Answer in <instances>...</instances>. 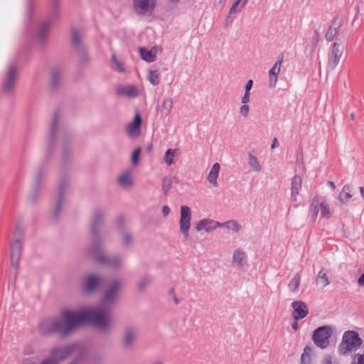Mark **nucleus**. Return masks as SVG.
Wrapping results in <instances>:
<instances>
[{"mask_svg": "<svg viewBox=\"0 0 364 364\" xmlns=\"http://www.w3.org/2000/svg\"><path fill=\"white\" fill-rule=\"evenodd\" d=\"M220 168V166L218 163L214 164L207 178L208 181L215 187L218 186L217 179L218 178Z\"/></svg>", "mask_w": 364, "mask_h": 364, "instance_id": "32", "label": "nucleus"}, {"mask_svg": "<svg viewBox=\"0 0 364 364\" xmlns=\"http://www.w3.org/2000/svg\"><path fill=\"white\" fill-rule=\"evenodd\" d=\"M147 79L151 85H158L160 82V74L157 70H149Z\"/></svg>", "mask_w": 364, "mask_h": 364, "instance_id": "42", "label": "nucleus"}, {"mask_svg": "<svg viewBox=\"0 0 364 364\" xmlns=\"http://www.w3.org/2000/svg\"><path fill=\"white\" fill-rule=\"evenodd\" d=\"M70 358H73V362L70 363L77 364L87 355V350L85 347L80 343L70 344Z\"/></svg>", "mask_w": 364, "mask_h": 364, "instance_id": "18", "label": "nucleus"}, {"mask_svg": "<svg viewBox=\"0 0 364 364\" xmlns=\"http://www.w3.org/2000/svg\"><path fill=\"white\" fill-rule=\"evenodd\" d=\"M172 179L169 177H164L162 179V192L164 196L168 194V192L172 187Z\"/></svg>", "mask_w": 364, "mask_h": 364, "instance_id": "46", "label": "nucleus"}, {"mask_svg": "<svg viewBox=\"0 0 364 364\" xmlns=\"http://www.w3.org/2000/svg\"><path fill=\"white\" fill-rule=\"evenodd\" d=\"M341 26V21H337L336 19L333 21L331 26L328 28L326 33V39L327 41H332L335 36L337 35L338 30Z\"/></svg>", "mask_w": 364, "mask_h": 364, "instance_id": "30", "label": "nucleus"}, {"mask_svg": "<svg viewBox=\"0 0 364 364\" xmlns=\"http://www.w3.org/2000/svg\"><path fill=\"white\" fill-rule=\"evenodd\" d=\"M79 55L80 60L82 63H87L89 60V58L87 53V49L85 48L84 53H77Z\"/></svg>", "mask_w": 364, "mask_h": 364, "instance_id": "51", "label": "nucleus"}, {"mask_svg": "<svg viewBox=\"0 0 364 364\" xmlns=\"http://www.w3.org/2000/svg\"><path fill=\"white\" fill-rule=\"evenodd\" d=\"M105 216L106 213L104 210H97L95 212L90 225V230L93 235H97L100 228L104 222Z\"/></svg>", "mask_w": 364, "mask_h": 364, "instance_id": "20", "label": "nucleus"}, {"mask_svg": "<svg viewBox=\"0 0 364 364\" xmlns=\"http://www.w3.org/2000/svg\"><path fill=\"white\" fill-rule=\"evenodd\" d=\"M345 46L341 42H334L331 48L327 66L331 70H335L338 65L343 55Z\"/></svg>", "mask_w": 364, "mask_h": 364, "instance_id": "8", "label": "nucleus"}, {"mask_svg": "<svg viewBox=\"0 0 364 364\" xmlns=\"http://www.w3.org/2000/svg\"><path fill=\"white\" fill-rule=\"evenodd\" d=\"M220 228H225L233 231L234 232H238L242 230V226L236 220H231L223 223H220Z\"/></svg>", "mask_w": 364, "mask_h": 364, "instance_id": "37", "label": "nucleus"}, {"mask_svg": "<svg viewBox=\"0 0 364 364\" xmlns=\"http://www.w3.org/2000/svg\"><path fill=\"white\" fill-rule=\"evenodd\" d=\"M333 330L331 326H323L316 328L312 336L314 344L321 349L326 348L329 346V338L333 335Z\"/></svg>", "mask_w": 364, "mask_h": 364, "instance_id": "7", "label": "nucleus"}, {"mask_svg": "<svg viewBox=\"0 0 364 364\" xmlns=\"http://www.w3.org/2000/svg\"><path fill=\"white\" fill-rule=\"evenodd\" d=\"M112 61L114 65V69L117 70L119 73H125L126 69L124 65V63L121 61H119L115 55H112Z\"/></svg>", "mask_w": 364, "mask_h": 364, "instance_id": "44", "label": "nucleus"}, {"mask_svg": "<svg viewBox=\"0 0 364 364\" xmlns=\"http://www.w3.org/2000/svg\"><path fill=\"white\" fill-rule=\"evenodd\" d=\"M154 0H133V8L139 15L151 13L155 7Z\"/></svg>", "mask_w": 364, "mask_h": 364, "instance_id": "15", "label": "nucleus"}, {"mask_svg": "<svg viewBox=\"0 0 364 364\" xmlns=\"http://www.w3.org/2000/svg\"><path fill=\"white\" fill-rule=\"evenodd\" d=\"M294 309L292 316L294 320L298 321L305 318L309 314L306 304L303 301H294L291 303Z\"/></svg>", "mask_w": 364, "mask_h": 364, "instance_id": "19", "label": "nucleus"}, {"mask_svg": "<svg viewBox=\"0 0 364 364\" xmlns=\"http://www.w3.org/2000/svg\"><path fill=\"white\" fill-rule=\"evenodd\" d=\"M138 329L135 326H127L122 336V346L125 350L133 348L137 340Z\"/></svg>", "mask_w": 364, "mask_h": 364, "instance_id": "11", "label": "nucleus"}, {"mask_svg": "<svg viewBox=\"0 0 364 364\" xmlns=\"http://www.w3.org/2000/svg\"><path fill=\"white\" fill-rule=\"evenodd\" d=\"M68 185V182L65 180H63L60 182L58 196L55 201V207L53 211V216L55 218H57L59 216L65 204V188Z\"/></svg>", "mask_w": 364, "mask_h": 364, "instance_id": "13", "label": "nucleus"}, {"mask_svg": "<svg viewBox=\"0 0 364 364\" xmlns=\"http://www.w3.org/2000/svg\"><path fill=\"white\" fill-rule=\"evenodd\" d=\"M49 355L58 363L69 359L70 358V344L53 347L49 350Z\"/></svg>", "mask_w": 364, "mask_h": 364, "instance_id": "12", "label": "nucleus"}, {"mask_svg": "<svg viewBox=\"0 0 364 364\" xmlns=\"http://www.w3.org/2000/svg\"><path fill=\"white\" fill-rule=\"evenodd\" d=\"M351 198L350 195V188L349 186L346 185L344 186L342 191L340 193L338 196V200L341 203H346L349 200V199Z\"/></svg>", "mask_w": 364, "mask_h": 364, "instance_id": "41", "label": "nucleus"}, {"mask_svg": "<svg viewBox=\"0 0 364 364\" xmlns=\"http://www.w3.org/2000/svg\"><path fill=\"white\" fill-rule=\"evenodd\" d=\"M50 27V22L49 21L41 23L38 27L37 38L39 41H45L48 36V31Z\"/></svg>", "mask_w": 364, "mask_h": 364, "instance_id": "29", "label": "nucleus"}, {"mask_svg": "<svg viewBox=\"0 0 364 364\" xmlns=\"http://www.w3.org/2000/svg\"><path fill=\"white\" fill-rule=\"evenodd\" d=\"M24 230L20 226H17L14 233L13 241L11 245V262L14 267L18 266L23 251Z\"/></svg>", "mask_w": 364, "mask_h": 364, "instance_id": "5", "label": "nucleus"}, {"mask_svg": "<svg viewBox=\"0 0 364 364\" xmlns=\"http://www.w3.org/2000/svg\"><path fill=\"white\" fill-rule=\"evenodd\" d=\"M173 300L176 304H178L179 301H178V298L176 296V295L173 296Z\"/></svg>", "mask_w": 364, "mask_h": 364, "instance_id": "63", "label": "nucleus"}, {"mask_svg": "<svg viewBox=\"0 0 364 364\" xmlns=\"http://www.w3.org/2000/svg\"><path fill=\"white\" fill-rule=\"evenodd\" d=\"M41 364H59V363L49 355V357L43 360Z\"/></svg>", "mask_w": 364, "mask_h": 364, "instance_id": "53", "label": "nucleus"}, {"mask_svg": "<svg viewBox=\"0 0 364 364\" xmlns=\"http://www.w3.org/2000/svg\"><path fill=\"white\" fill-rule=\"evenodd\" d=\"M316 284L322 288H325L330 284L326 271L323 267L318 272L316 277Z\"/></svg>", "mask_w": 364, "mask_h": 364, "instance_id": "33", "label": "nucleus"}, {"mask_svg": "<svg viewBox=\"0 0 364 364\" xmlns=\"http://www.w3.org/2000/svg\"><path fill=\"white\" fill-rule=\"evenodd\" d=\"M250 112V107L247 105L243 104L240 108V114L245 118H246Z\"/></svg>", "mask_w": 364, "mask_h": 364, "instance_id": "49", "label": "nucleus"}, {"mask_svg": "<svg viewBox=\"0 0 364 364\" xmlns=\"http://www.w3.org/2000/svg\"><path fill=\"white\" fill-rule=\"evenodd\" d=\"M248 164L253 171L259 172L262 170V166L259 163L257 157L252 154L248 153Z\"/></svg>", "mask_w": 364, "mask_h": 364, "instance_id": "39", "label": "nucleus"}, {"mask_svg": "<svg viewBox=\"0 0 364 364\" xmlns=\"http://www.w3.org/2000/svg\"><path fill=\"white\" fill-rule=\"evenodd\" d=\"M173 99L171 97L165 98L161 104V107L159 108L161 117H166L171 112L173 107Z\"/></svg>", "mask_w": 364, "mask_h": 364, "instance_id": "31", "label": "nucleus"}, {"mask_svg": "<svg viewBox=\"0 0 364 364\" xmlns=\"http://www.w3.org/2000/svg\"><path fill=\"white\" fill-rule=\"evenodd\" d=\"M311 352V348L310 347H305L304 353L301 357V364H310L311 363V356L310 353Z\"/></svg>", "mask_w": 364, "mask_h": 364, "instance_id": "48", "label": "nucleus"}, {"mask_svg": "<svg viewBox=\"0 0 364 364\" xmlns=\"http://www.w3.org/2000/svg\"><path fill=\"white\" fill-rule=\"evenodd\" d=\"M283 57L278 58L273 67L269 70V86L274 87L277 82V75L280 72Z\"/></svg>", "mask_w": 364, "mask_h": 364, "instance_id": "23", "label": "nucleus"}, {"mask_svg": "<svg viewBox=\"0 0 364 364\" xmlns=\"http://www.w3.org/2000/svg\"><path fill=\"white\" fill-rule=\"evenodd\" d=\"M177 151V149H168L164 155V161L168 165L170 166L173 164V158L175 156V153Z\"/></svg>", "mask_w": 364, "mask_h": 364, "instance_id": "47", "label": "nucleus"}, {"mask_svg": "<svg viewBox=\"0 0 364 364\" xmlns=\"http://www.w3.org/2000/svg\"><path fill=\"white\" fill-rule=\"evenodd\" d=\"M62 70L58 67H54L50 70V86L55 87L60 80Z\"/></svg>", "mask_w": 364, "mask_h": 364, "instance_id": "34", "label": "nucleus"}, {"mask_svg": "<svg viewBox=\"0 0 364 364\" xmlns=\"http://www.w3.org/2000/svg\"><path fill=\"white\" fill-rule=\"evenodd\" d=\"M358 363L359 364H364V353L359 357V358H358Z\"/></svg>", "mask_w": 364, "mask_h": 364, "instance_id": "58", "label": "nucleus"}, {"mask_svg": "<svg viewBox=\"0 0 364 364\" xmlns=\"http://www.w3.org/2000/svg\"><path fill=\"white\" fill-rule=\"evenodd\" d=\"M124 281L119 277L109 279L104 291L102 302L95 306L90 307V309H100L109 319V326L105 329L107 333L113 330L112 314L110 306L114 305L118 300L119 293L122 290Z\"/></svg>", "mask_w": 364, "mask_h": 364, "instance_id": "2", "label": "nucleus"}, {"mask_svg": "<svg viewBox=\"0 0 364 364\" xmlns=\"http://www.w3.org/2000/svg\"><path fill=\"white\" fill-rule=\"evenodd\" d=\"M301 277L299 273H296L294 275L293 278L290 280L288 284V288L290 291L296 293L299 291V287L301 283Z\"/></svg>", "mask_w": 364, "mask_h": 364, "instance_id": "35", "label": "nucleus"}, {"mask_svg": "<svg viewBox=\"0 0 364 364\" xmlns=\"http://www.w3.org/2000/svg\"><path fill=\"white\" fill-rule=\"evenodd\" d=\"M90 322L102 333L109 326V319L100 309L84 308L79 310H65L60 317L48 321V329L41 328L42 333H56L66 338L73 334L84 323Z\"/></svg>", "mask_w": 364, "mask_h": 364, "instance_id": "1", "label": "nucleus"}, {"mask_svg": "<svg viewBox=\"0 0 364 364\" xmlns=\"http://www.w3.org/2000/svg\"><path fill=\"white\" fill-rule=\"evenodd\" d=\"M141 153V149L137 148L134 150L132 156V161L134 164H136L139 161V156Z\"/></svg>", "mask_w": 364, "mask_h": 364, "instance_id": "50", "label": "nucleus"}, {"mask_svg": "<svg viewBox=\"0 0 364 364\" xmlns=\"http://www.w3.org/2000/svg\"><path fill=\"white\" fill-rule=\"evenodd\" d=\"M82 33L76 28L72 30V43L77 53H83L85 46L83 43Z\"/></svg>", "mask_w": 364, "mask_h": 364, "instance_id": "26", "label": "nucleus"}, {"mask_svg": "<svg viewBox=\"0 0 364 364\" xmlns=\"http://www.w3.org/2000/svg\"><path fill=\"white\" fill-rule=\"evenodd\" d=\"M141 58L149 63L154 62L156 59V51L154 49L147 50L144 48H139Z\"/></svg>", "mask_w": 364, "mask_h": 364, "instance_id": "36", "label": "nucleus"}, {"mask_svg": "<svg viewBox=\"0 0 364 364\" xmlns=\"http://www.w3.org/2000/svg\"><path fill=\"white\" fill-rule=\"evenodd\" d=\"M191 210L188 205H181L180 208L179 228L180 231L186 239L189 237L191 228Z\"/></svg>", "mask_w": 364, "mask_h": 364, "instance_id": "10", "label": "nucleus"}, {"mask_svg": "<svg viewBox=\"0 0 364 364\" xmlns=\"http://www.w3.org/2000/svg\"><path fill=\"white\" fill-rule=\"evenodd\" d=\"M302 187V178L299 176H294L291 181V200L292 202L297 201V197Z\"/></svg>", "mask_w": 364, "mask_h": 364, "instance_id": "25", "label": "nucleus"}, {"mask_svg": "<svg viewBox=\"0 0 364 364\" xmlns=\"http://www.w3.org/2000/svg\"><path fill=\"white\" fill-rule=\"evenodd\" d=\"M292 328L295 331L298 329V323L297 321L295 320V321L292 323Z\"/></svg>", "mask_w": 364, "mask_h": 364, "instance_id": "59", "label": "nucleus"}, {"mask_svg": "<svg viewBox=\"0 0 364 364\" xmlns=\"http://www.w3.org/2000/svg\"><path fill=\"white\" fill-rule=\"evenodd\" d=\"M86 253L89 256L94 257L100 264L112 269H119L124 266L123 257L119 255H108L104 250L102 242L95 240L87 249Z\"/></svg>", "mask_w": 364, "mask_h": 364, "instance_id": "3", "label": "nucleus"}, {"mask_svg": "<svg viewBox=\"0 0 364 364\" xmlns=\"http://www.w3.org/2000/svg\"><path fill=\"white\" fill-rule=\"evenodd\" d=\"M319 207L320 205L318 199L316 197H314L310 207V212L311 213L312 218L314 220H315L317 218Z\"/></svg>", "mask_w": 364, "mask_h": 364, "instance_id": "43", "label": "nucleus"}, {"mask_svg": "<svg viewBox=\"0 0 364 364\" xmlns=\"http://www.w3.org/2000/svg\"><path fill=\"white\" fill-rule=\"evenodd\" d=\"M17 70L14 65H10L3 84V92L7 95L13 92L16 81Z\"/></svg>", "mask_w": 364, "mask_h": 364, "instance_id": "14", "label": "nucleus"}, {"mask_svg": "<svg viewBox=\"0 0 364 364\" xmlns=\"http://www.w3.org/2000/svg\"><path fill=\"white\" fill-rule=\"evenodd\" d=\"M360 191L362 197L364 198V187H360Z\"/></svg>", "mask_w": 364, "mask_h": 364, "instance_id": "61", "label": "nucleus"}, {"mask_svg": "<svg viewBox=\"0 0 364 364\" xmlns=\"http://www.w3.org/2000/svg\"><path fill=\"white\" fill-rule=\"evenodd\" d=\"M23 364H32V363L31 362L26 361V362L23 363Z\"/></svg>", "mask_w": 364, "mask_h": 364, "instance_id": "64", "label": "nucleus"}, {"mask_svg": "<svg viewBox=\"0 0 364 364\" xmlns=\"http://www.w3.org/2000/svg\"><path fill=\"white\" fill-rule=\"evenodd\" d=\"M322 364H338V363L334 360L331 355H326L323 358Z\"/></svg>", "mask_w": 364, "mask_h": 364, "instance_id": "52", "label": "nucleus"}, {"mask_svg": "<svg viewBox=\"0 0 364 364\" xmlns=\"http://www.w3.org/2000/svg\"><path fill=\"white\" fill-rule=\"evenodd\" d=\"M57 1H58V0H54V9L55 10L58 9V2Z\"/></svg>", "mask_w": 364, "mask_h": 364, "instance_id": "62", "label": "nucleus"}, {"mask_svg": "<svg viewBox=\"0 0 364 364\" xmlns=\"http://www.w3.org/2000/svg\"><path fill=\"white\" fill-rule=\"evenodd\" d=\"M152 281L153 278L149 274L141 277L136 284V291L139 293H144L146 288L151 285Z\"/></svg>", "mask_w": 364, "mask_h": 364, "instance_id": "28", "label": "nucleus"}, {"mask_svg": "<svg viewBox=\"0 0 364 364\" xmlns=\"http://www.w3.org/2000/svg\"><path fill=\"white\" fill-rule=\"evenodd\" d=\"M102 280L101 275L90 273L82 279V289L85 293L92 294L100 287Z\"/></svg>", "mask_w": 364, "mask_h": 364, "instance_id": "9", "label": "nucleus"}, {"mask_svg": "<svg viewBox=\"0 0 364 364\" xmlns=\"http://www.w3.org/2000/svg\"><path fill=\"white\" fill-rule=\"evenodd\" d=\"M42 177V173L41 171H38L35 176L34 183L32 187V190L29 194V198L31 200H34L35 197L36 196L37 190L40 186L41 178Z\"/></svg>", "mask_w": 364, "mask_h": 364, "instance_id": "38", "label": "nucleus"}, {"mask_svg": "<svg viewBox=\"0 0 364 364\" xmlns=\"http://www.w3.org/2000/svg\"><path fill=\"white\" fill-rule=\"evenodd\" d=\"M120 243L124 248H130L134 244V239L133 235L125 229H122L120 231Z\"/></svg>", "mask_w": 364, "mask_h": 364, "instance_id": "27", "label": "nucleus"}, {"mask_svg": "<svg viewBox=\"0 0 364 364\" xmlns=\"http://www.w3.org/2000/svg\"><path fill=\"white\" fill-rule=\"evenodd\" d=\"M278 146V141H277V138H274V140H273V142H272V146L271 148L272 149H274V147L277 146Z\"/></svg>", "mask_w": 364, "mask_h": 364, "instance_id": "57", "label": "nucleus"}, {"mask_svg": "<svg viewBox=\"0 0 364 364\" xmlns=\"http://www.w3.org/2000/svg\"><path fill=\"white\" fill-rule=\"evenodd\" d=\"M68 138H70V134H68L66 129L60 124L59 117L55 114L48 133V141L49 143H53L56 139L61 143L62 156L65 159L71 153L70 148L68 146L67 144V139Z\"/></svg>", "mask_w": 364, "mask_h": 364, "instance_id": "4", "label": "nucleus"}, {"mask_svg": "<svg viewBox=\"0 0 364 364\" xmlns=\"http://www.w3.org/2000/svg\"><path fill=\"white\" fill-rule=\"evenodd\" d=\"M141 123L142 120L141 115L137 112L135 114L133 121L126 127L127 134L130 136H139L140 134Z\"/></svg>", "mask_w": 364, "mask_h": 364, "instance_id": "21", "label": "nucleus"}, {"mask_svg": "<svg viewBox=\"0 0 364 364\" xmlns=\"http://www.w3.org/2000/svg\"><path fill=\"white\" fill-rule=\"evenodd\" d=\"M241 102L242 104L245 105L250 102V92H245V94L241 99Z\"/></svg>", "mask_w": 364, "mask_h": 364, "instance_id": "54", "label": "nucleus"}, {"mask_svg": "<svg viewBox=\"0 0 364 364\" xmlns=\"http://www.w3.org/2000/svg\"><path fill=\"white\" fill-rule=\"evenodd\" d=\"M328 184H329V186H330V187H331V188L335 189L336 186H335V183H334L333 182H332V181H329V182H328Z\"/></svg>", "mask_w": 364, "mask_h": 364, "instance_id": "60", "label": "nucleus"}, {"mask_svg": "<svg viewBox=\"0 0 364 364\" xmlns=\"http://www.w3.org/2000/svg\"><path fill=\"white\" fill-rule=\"evenodd\" d=\"M247 259L245 251L241 248H236L232 256V266L237 269H242L247 264Z\"/></svg>", "mask_w": 364, "mask_h": 364, "instance_id": "16", "label": "nucleus"}, {"mask_svg": "<svg viewBox=\"0 0 364 364\" xmlns=\"http://www.w3.org/2000/svg\"><path fill=\"white\" fill-rule=\"evenodd\" d=\"M319 205L321 208V217L329 218L331 216V212L328 207V205L326 201L319 202Z\"/></svg>", "mask_w": 364, "mask_h": 364, "instance_id": "45", "label": "nucleus"}, {"mask_svg": "<svg viewBox=\"0 0 364 364\" xmlns=\"http://www.w3.org/2000/svg\"><path fill=\"white\" fill-rule=\"evenodd\" d=\"M116 92L119 96L134 99L140 94L139 87L134 85H122L117 87Z\"/></svg>", "mask_w": 364, "mask_h": 364, "instance_id": "17", "label": "nucleus"}, {"mask_svg": "<svg viewBox=\"0 0 364 364\" xmlns=\"http://www.w3.org/2000/svg\"><path fill=\"white\" fill-rule=\"evenodd\" d=\"M362 343L363 341L357 332L347 331L343 335L342 341L338 346V352L341 355H345L356 350Z\"/></svg>", "mask_w": 364, "mask_h": 364, "instance_id": "6", "label": "nucleus"}, {"mask_svg": "<svg viewBox=\"0 0 364 364\" xmlns=\"http://www.w3.org/2000/svg\"><path fill=\"white\" fill-rule=\"evenodd\" d=\"M248 0H236L232 4V6L230 9L229 14L225 19V25L228 26L232 23V19L235 18V15L242 9V8L246 5Z\"/></svg>", "mask_w": 364, "mask_h": 364, "instance_id": "22", "label": "nucleus"}, {"mask_svg": "<svg viewBox=\"0 0 364 364\" xmlns=\"http://www.w3.org/2000/svg\"><path fill=\"white\" fill-rule=\"evenodd\" d=\"M161 211H162V214L164 217H166L169 215L170 213V208L168 205H165L162 207V209H161Z\"/></svg>", "mask_w": 364, "mask_h": 364, "instance_id": "55", "label": "nucleus"}, {"mask_svg": "<svg viewBox=\"0 0 364 364\" xmlns=\"http://www.w3.org/2000/svg\"><path fill=\"white\" fill-rule=\"evenodd\" d=\"M218 228H220V223L216 222L213 220L205 218L200 220L197 223L196 226V230L198 232L205 230L209 232L217 229Z\"/></svg>", "mask_w": 364, "mask_h": 364, "instance_id": "24", "label": "nucleus"}, {"mask_svg": "<svg viewBox=\"0 0 364 364\" xmlns=\"http://www.w3.org/2000/svg\"><path fill=\"white\" fill-rule=\"evenodd\" d=\"M253 85V81L252 80H249L245 85V92H250V90L252 89Z\"/></svg>", "mask_w": 364, "mask_h": 364, "instance_id": "56", "label": "nucleus"}, {"mask_svg": "<svg viewBox=\"0 0 364 364\" xmlns=\"http://www.w3.org/2000/svg\"><path fill=\"white\" fill-rule=\"evenodd\" d=\"M119 184L124 187H131L133 186L132 179L129 173H124L118 178Z\"/></svg>", "mask_w": 364, "mask_h": 364, "instance_id": "40", "label": "nucleus"}]
</instances>
